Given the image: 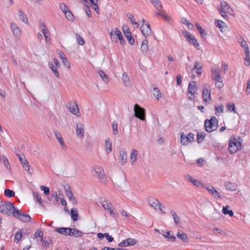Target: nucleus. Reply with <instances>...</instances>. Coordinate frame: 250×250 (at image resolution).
<instances>
[{
	"label": "nucleus",
	"instance_id": "de8ad7c7",
	"mask_svg": "<svg viewBox=\"0 0 250 250\" xmlns=\"http://www.w3.org/2000/svg\"><path fill=\"white\" fill-rule=\"evenodd\" d=\"M206 134L204 132L198 133L197 136V141L198 143H200L202 142L205 137Z\"/></svg>",
	"mask_w": 250,
	"mask_h": 250
},
{
	"label": "nucleus",
	"instance_id": "6e6d98bb",
	"mask_svg": "<svg viewBox=\"0 0 250 250\" xmlns=\"http://www.w3.org/2000/svg\"><path fill=\"white\" fill-rule=\"evenodd\" d=\"M4 195L8 197H12L15 195V192L12 190L7 189L4 191Z\"/></svg>",
	"mask_w": 250,
	"mask_h": 250
},
{
	"label": "nucleus",
	"instance_id": "a878e982",
	"mask_svg": "<svg viewBox=\"0 0 250 250\" xmlns=\"http://www.w3.org/2000/svg\"><path fill=\"white\" fill-rule=\"evenodd\" d=\"M177 237L184 242L188 243V242L187 235L182 231H178Z\"/></svg>",
	"mask_w": 250,
	"mask_h": 250
},
{
	"label": "nucleus",
	"instance_id": "4be33fe9",
	"mask_svg": "<svg viewBox=\"0 0 250 250\" xmlns=\"http://www.w3.org/2000/svg\"><path fill=\"white\" fill-rule=\"evenodd\" d=\"M198 89V87L196 86L195 83L192 82L188 84V93H190L191 96H193L196 93Z\"/></svg>",
	"mask_w": 250,
	"mask_h": 250
},
{
	"label": "nucleus",
	"instance_id": "473e14b6",
	"mask_svg": "<svg viewBox=\"0 0 250 250\" xmlns=\"http://www.w3.org/2000/svg\"><path fill=\"white\" fill-rule=\"evenodd\" d=\"M152 92L157 100H159L162 98V94L158 88L153 87Z\"/></svg>",
	"mask_w": 250,
	"mask_h": 250
},
{
	"label": "nucleus",
	"instance_id": "9b49d317",
	"mask_svg": "<svg viewBox=\"0 0 250 250\" xmlns=\"http://www.w3.org/2000/svg\"><path fill=\"white\" fill-rule=\"evenodd\" d=\"M65 189L66 195L69 198V200L73 204H77V200L75 197L74 196L72 191L69 185H66L64 187Z\"/></svg>",
	"mask_w": 250,
	"mask_h": 250
},
{
	"label": "nucleus",
	"instance_id": "69168bd1",
	"mask_svg": "<svg viewBox=\"0 0 250 250\" xmlns=\"http://www.w3.org/2000/svg\"><path fill=\"white\" fill-rule=\"evenodd\" d=\"M43 233L42 230H37L35 233V237L36 238L40 237L41 240L43 239Z\"/></svg>",
	"mask_w": 250,
	"mask_h": 250
},
{
	"label": "nucleus",
	"instance_id": "f704fd0d",
	"mask_svg": "<svg viewBox=\"0 0 250 250\" xmlns=\"http://www.w3.org/2000/svg\"><path fill=\"white\" fill-rule=\"evenodd\" d=\"M221 76L220 70L218 67H215L211 68V77L214 79V77H218Z\"/></svg>",
	"mask_w": 250,
	"mask_h": 250
},
{
	"label": "nucleus",
	"instance_id": "0eeeda50",
	"mask_svg": "<svg viewBox=\"0 0 250 250\" xmlns=\"http://www.w3.org/2000/svg\"><path fill=\"white\" fill-rule=\"evenodd\" d=\"M143 24L141 27V32L145 37L150 36L152 31L150 26L148 22L146 23L145 19L142 20Z\"/></svg>",
	"mask_w": 250,
	"mask_h": 250
},
{
	"label": "nucleus",
	"instance_id": "8fccbe9b",
	"mask_svg": "<svg viewBox=\"0 0 250 250\" xmlns=\"http://www.w3.org/2000/svg\"><path fill=\"white\" fill-rule=\"evenodd\" d=\"M98 73H99V75L100 76V77L102 78V80L104 82H106V83L108 82V77L105 74L104 71H103V70H100L98 72Z\"/></svg>",
	"mask_w": 250,
	"mask_h": 250
},
{
	"label": "nucleus",
	"instance_id": "cd10ccee",
	"mask_svg": "<svg viewBox=\"0 0 250 250\" xmlns=\"http://www.w3.org/2000/svg\"><path fill=\"white\" fill-rule=\"evenodd\" d=\"M18 15L21 21H22L24 23L28 24V21L27 16L21 9L19 10Z\"/></svg>",
	"mask_w": 250,
	"mask_h": 250
},
{
	"label": "nucleus",
	"instance_id": "7c9ffc66",
	"mask_svg": "<svg viewBox=\"0 0 250 250\" xmlns=\"http://www.w3.org/2000/svg\"><path fill=\"white\" fill-rule=\"evenodd\" d=\"M138 151L135 149H132L130 156V162L132 164H133L136 161Z\"/></svg>",
	"mask_w": 250,
	"mask_h": 250
},
{
	"label": "nucleus",
	"instance_id": "4d7b16f0",
	"mask_svg": "<svg viewBox=\"0 0 250 250\" xmlns=\"http://www.w3.org/2000/svg\"><path fill=\"white\" fill-rule=\"evenodd\" d=\"M191 44H192L194 47H195L197 49L200 50V45L197 42V41L195 37L192 38L191 41L189 42Z\"/></svg>",
	"mask_w": 250,
	"mask_h": 250
},
{
	"label": "nucleus",
	"instance_id": "0e129e2a",
	"mask_svg": "<svg viewBox=\"0 0 250 250\" xmlns=\"http://www.w3.org/2000/svg\"><path fill=\"white\" fill-rule=\"evenodd\" d=\"M2 159L3 161V164L5 165V167L7 169H10V168H11L10 165V164H9L7 159L6 158V157L5 156H2Z\"/></svg>",
	"mask_w": 250,
	"mask_h": 250
},
{
	"label": "nucleus",
	"instance_id": "39448f33",
	"mask_svg": "<svg viewBox=\"0 0 250 250\" xmlns=\"http://www.w3.org/2000/svg\"><path fill=\"white\" fill-rule=\"evenodd\" d=\"M14 217L24 222H29L31 220V217L29 215L19 209L17 211V214H14Z\"/></svg>",
	"mask_w": 250,
	"mask_h": 250
},
{
	"label": "nucleus",
	"instance_id": "f03ea898",
	"mask_svg": "<svg viewBox=\"0 0 250 250\" xmlns=\"http://www.w3.org/2000/svg\"><path fill=\"white\" fill-rule=\"evenodd\" d=\"M218 123V120L214 116L212 117L210 120H206L204 124L206 130L208 132H211L216 130Z\"/></svg>",
	"mask_w": 250,
	"mask_h": 250
},
{
	"label": "nucleus",
	"instance_id": "4c0bfd02",
	"mask_svg": "<svg viewBox=\"0 0 250 250\" xmlns=\"http://www.w3.org/2000/svg\"><path fill=\"white\" fill-rule=\"evenodd\" d=\"M239 42L240 44H241V46L244 48L245 53H246V51H247V50H248V52H250L249 48L248 47V44L245 39H242Z\"/></svg>",
	"mask_w": 250,
	"mask_h": 250
},
{
	"label": "nucleus",
	"instance_id": "b1692460",
	"mask_svg": "<svg viewBox=\"0 0 250 250\" xmlns=\"http://www.w3.org/2000/svg\"><path fill=\"white\" fill-rule=\"evenodd\" d=\"M203 99L205 102H208V100L211 99L210 91L207 88H205L203 90Z\"/></svg>",
	"mask_w": 250,
	"mask_h": 250
},
{
	"label": "nucleus",
	"instance_id": "bb28decb",
	"mask_svg": "<svg viewBox=\"0 0 250 250\" xmlns=\"http://www.w3.org/2000/svg\"><path fill=\"white\" fill-rule=\"evenodd\" d=\"M202 67L203 65L200 62H195L194 67L193 68L192 70L193 71L194 70H196L197 74L198 75H200L202 71Z\"/></svg>",
	"mask_w": 250,
	"mask_h": 250
},
{
	"label": "nucleus",
	"instance_id": "c85d7f7f",
	"mask_svg": "<svg viewBox=\"0 0 250 250\" xmlns=\"http://www.w3.org/2000/svg\"><path fill=\"white\" fill-rule=\"evenodd\" d=\"M122 80L125 83V84L126 86H130L131 85V83L130 80V79L127 75V74L125 72L123 73L122 75Z\"/></svg>",
	"mask_w": 250,
	"mask_h": 250
},
{
	"label": "nucleus",
	"instance_id": "6ab92c4d",
	"mask_svg": "<svg viewBox=\"0 0 250 250\" xmlns=\"http://www.w3.org/2000/svg\"><path fill=\"white\" fill-rule=\"evenodd\" d=\"M84 125L82 123H79L76 125V134L77 135L82 138L84 135Z\"/></svg>",
	"mask_w": 250,
	"mask_h": 250
},
{
	"label": "nucleus",
	"instance_id": "c03bdc74",
	"mask_svg": "<svg viewBox=\"0 0 250 250\" xmlns=\"http://www.w3.org/2000/svg\"><path fill=\"white\" fill-rule=\"evenodd\" d=\"M245 53V58L244 59V63L245 64L249 66L250 65V52H248V50L246 51V52Z\"/></svg>",
	"mask_w": 250,
	"mask_h": 250
},
{
	"label": "nucleus",
	"instance_id": "49530a36",
	"mask_svg": "<svg viewBox=\"0 0 250 250\" xmlns=\"http://www.w3.org/2000/svg\"><path fill=\"white\" fill-rule=\"evenodd\" d=\"M49 66H50V68L51 69L52 71L54 72V74H55L56 77L57 78H60V75H59V73L57 68V67H55L54 65L52 63H51L50 64H49Z\"/></svg>",
	"mask_w": 250,
	"mask_h": 250
},
{
	"label": "nucleus",
	"instance_id": "dca6fc26",
	"mask_svg": "<svg viewBox=\"0 0 250 250\" xmlns=\"http://www.w3.org/2000/svg\"><path fill=\"white\" fill-rule=\"evenodd\" d=\"M225 187L228 190L234 191L237 189L238 185L235 183L227 181L225 183Z\"/></svg>",
	"mask_w": 250,
	"mask_h": 250
},
{
	"label": "nucleus",
	"instance_id": "603ef678",
	"mask_svg": "<svg viewBox=\"0 0 250 250\" xmlns=\"http://www.w3.org/2000/svg\"><path fill=\"white\" fill-rule=\"evenodd\" d=\"M22 167L24 168V169L26 171H27L29 174H30V175L32 174V172L30 170V166H29V163L27 161H26V163L24 162V163L22 164Z\"/></svg>",
	"mask_w": 250,
	"mask_h": 250
},
{
	"label": "nucleus",
	"instance_id": "3c124183",
	"mask_svg": "<svg viewBox=\"0 0 250 250\" xmlns=\"http://www.w3.org/2000/svg\"><path fill=\"white\" fill-rule=\"evenodd\" d=\"M22 234V230L21 229H20L19 231L17 232L15 235V239L17 241V243L21 239Z\"/></svg>",
	"mask_w": 250,
	"mask_h": 250
},
{
	"label": "nucleus",
	"instance_id": "20e7f679",
	"mask_svg": "<svg viewBox=\"0 0 250 250\" xmlns=\"http://www.w3.org/2000/svg\"><path fill=\"white\" fill-rule=\"evenodd\" d=\"M110 35L111 39L115 40V42H117L119 40L122 45L125 44V41L121 31L118 28L115 29V31H111L110 33Z\"/></svg>",
	"mask_w": 250,
	"mask_h": 250
},
{
	"label": "nucleus",
	"instance_id": "72a5a7b5",
	"mask_svg": "<svg viewBox=\"0 0 250 250\" xmlns=\"http://www.w3.org/2000/svg\"><path fill=\"white\" fill-rule=\"evenodd\" d=\"M71 215L73 221H76L78 219V212L76 208H73L71 209Z\"/></svg>",
	"mask_w": 250,
	"mask_h": 250
},
{
	"label": "nucleus",
	"instance_id": "774afa93",
	"mask_svg": "<svg viewBox=\"0 0 250 250\" xmlns=\"http://www.w3.org/2000/svg\"><path fill=\"white\" fill-rule=\"evenodd\" d=\"M40 188L43 191V193L45 195H47L49 193L50 190L48 187H45L44 186H42Z\"/></svg>",
	"mask_w": 250,
	"mask_h": 250
},
{
	"label": "nucleus",
	"instance_id": "f8f14e48",
	"mask_svg": "<svg viewBox=\"0 0 250 250\" xmlns=\"http://www.w3.org/2000/svg\"><path fill=\"white\" fill-rule=\"evenodd\" d=\"M136 244V240L135 239L127 238L123 240L119 244L118 246L121 247H125L129 246H134Z\"/></svg>",
	"mask_w": 250,
	"mask_h": 250
},
{
	"label": "nucleus",
	"instance_id": "5fc2aeb1",
	"mask_svg": "<svg viewBox=\"0 0 250 250\" xmlns=\"http://www.w3.org/2000/svg\"><path fill=\"white\" fill-rule=\"evenodd\" d=\"M196 26L197 29L199 30L201 37L202 38H204V36L206 35L205 30L197 23L196 24Z\"/></svg>",
	"mask_w": 250,
	"mask_h": 250
},
{
	"label": "nucleus",
	"instance_id": "bf43d9fd",
	"mask_svg": "<svg viewBox=\"0 0 250 250\" xmlns=\"http://www.w3.org/2000/svg\"><path fill=\"white\" fill-rule=\"evenodd\" d=\"M42 33L44 35L46 42L49 41V32L48 29H42Z\"/></svg>",
	"mask_w": 250,
	"mask_h": 250
},
{
	"label": "nucleus",
	"instance_id": "ddd939ff",
	"mask_svg": "<svg viewBox=\"0 0 250 250\" xmlns=\"http://www.w3.org/2000/svg\"><path fill=\"white\" fill-rule=\"evenodd\" d=\"M10 28L13 35L16 38H19L21 34V30L18 25L15 22H11Z\"/></svg>",
	"mask_w": 250,
	"mask_h": 250
},
{
	"label": "nucleus",
	"instance_id": "2eb2a0df",
	"mask_svg": "<svg viewBox=\"0 0 250 250\" xmlns=\"http://www.w3.org/2000/svg\"><path fill=\"white\" fill-rule=\"evenodd\" d=\"M127 158L126 151L124 149L120 150L119 161L122 165H124L126 163Z\"/></svg>",
	"mask_w": 250,
	"mask_h": 250
},
{
	"label": "nucleus",
	"instance_id": "a211bd4d",
	"mask_svg": "<svg viewBox=\"0 0 250 250\" xmlns=\"http://www.w3.org/2000/svg\"><path fill=\"white\" fill-rule=\"evenodd\" d=\"M155 8L158 11V15H162V5L159 0H149Z\"/></svg>",
	"mask_w": 250,
	"mask_h": 250
},
{
	"label": "nucleus",
	"instance_id": "f3484780",
	"mask_svg": "<svg viewBox=\"0 0 250 250\" xmlns=\"http://www.w3.org/2000/svg\"><path fill=\"white\" fill-rule=\"evenodd\" d=\"M95 172L98 174L99 178L103 183H105L106 178L105 177L103 169L101 167L95 168Z\"/></svg>",
	"mask_w": 250,
	"mask_h": 250
},
{
	"label": "nucleus",
	"instance_id": "f257e3e1",
	"mask_svg": "<svg viewBox=\"0 0 250 250\" xmlns=\"http://www.w3.org/2000/svg\"><path fill=\"white\" fill-rule=\"evenodd\" d=\"M218 10L219 11L221 16L226 20L229 18L227 14L229 15L233 14V10L228 3L225 1H222L221 2L220 7L217 8Z\"/></svg>",
	"mask_w": 250,
	"mask_h": 250
},
{
	"label": "nucleus",
	"instance_id": "c756f323",
	"mask_svg": "<svg viewBox=\"0 0 250 250\" xmlns=\"http://www.w3.org/2000/svg\"><path fill=\"white\" fill-rule=\"evenodd\" d=\"M70 230H71V228H61L56 229L57 232L65 235H69L68 233Z\"/></svg>",
	"mask_w": 250,
	"mask_h": 250
},
{
	"label": "nucleus",
	"instance_id": "c9c22d12",
	"mask_svg": "<svg viewBox=\"0 0 250 250\" xmlns=\"http://www.w3.org/2000/svg\"><path fill=\"white\" fill-rule=\"evenodd\" d=\"M229 206L224 207L222 209V212L225 215L229 214L230 217H232L233 216V212L231 210H229Z\"/></svg>",
	"mask_w": 250,
	"mask_h": 250
},
{
	"label": "nucleus",
	"instance_id": "4468645a",
	"mask_svg": "<svg viewBox=\"0 0 250 250\" xmlns=\"http://www.w3.org/2000/svg\"><path fill=\"white\" fill-rule=\"evenodd\" d=\"M54 134H55V136L56 139H57L58 142L60 143L62 148L63 149H66V146L65 144V143L63 140V139L62 137V135H61V134L60 133V132L59 131H58L57 129H55V130H54Z\"/></svg>",
	"mask_w": 250,
	"mask_h": 250
},
{
	"label": "nucleus",
	"instance_id": "5701e85b",
	"mask_svg": "<svg viewBox=\"0 0 250 250\" xmlns=\"http://www.w3.org/2000/svg\"><path fill=\"white\" fill-rule=\"evenodd\" d=\"M100 203L103 207L106 210L113 207L111 202L109 200H106L104 198H101L100 199Z\"/></svg>",
	"mask_w": 250,
	"mask_h": 250
},
{
	"label": "nucleus",
	"instance_id": "338daca9",
	"mask_svg": "<svg viewBox=\"0 0 250 250\" xmlns=\"http://www.w3.org/2000/svg\"><path fill=\"white\" fill-rule=\"evenodd\" d=\"M107 210L109 211L110 215H111L113 218H115L116 217L117 213L115 212V209L113 206L111 207V208L107 209Z\"/></svg>",
	"mask_w": 250,
	"mask_h": 250
},
{
	"label": "nucleus",
	"instance_id": "052dcab7",
	"mask_svg": "<svg viewBox=\"0 0 250 250\" xmlns=\"http://www.w3.org/2000/svg\"><path fill=\"white\" fill-rule=\"evenodd\" d=\"M59 8L63 13L69 10L68 7L64 3H60Z\"/></svg>",
	"mask_w": 250,
	"mask_h": 250
},
{
	"label": "nucleus",
	"instance_id": "412c9836",
	"mask_svg": "<svg viewBox=\"0 0 250 250\" xmlns=\"http://www.w3.org/2000/svg\"><path fill=\"white\" fill-rule=\"evenodd\" d=\"M149 205L154 209H156L160 202L158 200L154 197H150L147 199Z\"/></svg>",
	"mask_w": 250,
	"mask_h": 250
},
{
	"label": "nucleus",
	"instance_id": "79ce46f5",
	"mask_svg": "<svg viewBox=\"0 0 250 250\" xmlns=\"http://www.w3.org/2000/svg\"><path fill=\"white\" fill-rule=\"evenodd\" d=\"M54 199L55 201L57 202V203H58L59 202V196H58L57 195V193L55 191H53L52 192V194L51 195V196H49L48 197V199L50 201H52L53 200V199Z\"/></svg>",
	"mask_w": 250,
	"mask_h": 250
},
{
	"label": "nucleus",
	"instance_id": "1a4fd4ad",
	"mask_svg": "<svg viewBox=\"0 0 250 250\" xmlns=\"http://www.w3.org/2000/svg\"><path fill=\"white\" fill-rule=\"evenodd\" d=\"M123 31L124 35L128 41L129 43L131 45H133L134 43V40L131 35V32H130L129 29L127 25H124L123 26Z\"/></svg>",
	"mask_w": 250,
	"mask_h": 250
},
{
	"label": "nucleus",
	"instance_id": "e433bc0d",
	"mask_svg": "<svg viewBox=\"0 0 250 250\" xmlns=\"http://www.w3.org/2000/svg\"><path fill=\"white\" fill-rule=\"evenodd\" d=\"M229 145H231V146H238V148L240 149L242 145L241 143L240 142H238L237 139L234 138L230 140Z\"/></svg>",
	"mask_w": 250,
	"mask_h": 250
},
{
	"label": "nucleus",
	"instance_id": "2f4dec72",
	"mask_svg": "<svg viewBox=\"0 0 250 250\" xmlns=\"http://www.w3.org/2000/svg\"><path fill=\"white\" fill-rule=\"evenodd\" d=\"M164 237L168 241H171V242H174L175 241L176 238V237L173 235L172 231H168L167 232L166 234L164 235Z\"/></svg>",
	"mask_w": 250,
	"mask_h": 250
},
{
	"label": "nucleus",
	"instance_id": "393cba45",
	"mask_svg": "<svg viewBox=\"0 0 250 250\" xmlns=\"http://www.w3.org/2000/svg\"><path fill=\"white\" fill-rule=\"evenodd\" d=\"M68 234L69 235L71 236L80 237L83 236V233L77 229L71 228V230H70L69 233H68Z\"/></svg>",
	"mask_w": 250,
	"mask_h": 250
},
{
	"label": "nucleus",
	"instance_id": "423d86ee",
	"mask_svg": "<svg viewBox=\"0 0 250 250\" xmlns=\"http://www.w3.org/2000/svg\"><path fill=\"white\" fill-rule=\"evenodd\" d=\"M69 111L72 114L79 116V109L78 108L77 104L75 101H70L67 105Z\"/></svg>",
	"mask_w": 250,
	"mask_h": 250
},
{
	"label": "nucleus",
	"instance_id": "ea45409f",
	"mask_svg": "<svg viewBox=\"0 0 250 250\" xmlns=\"http://www.w3.org/2000/svg\"><path fill=\"white\" fill-rule=\"evenodd\" d=\"M182 33L184 37L189 42L191 41L192 38L194 37L191 34L187 31H183Z\"/></svg>",
	"mask_w": 250,
	"mask_h": 250
},
{
	"label": "nucleus",
	"instance_id": "e2e57ef3",
	"mask_svg": "<svg viewBox=\"0 0 250 250\" xmlns=\"http://www.w3.org/2000/svg\"><path fill=\"white\" fill-rule=\"evenodd\" d=\"M186 136L183 133H182L181 134L180 136V140H181V143L183 145H187V138Z\"/></svg>",
	"mask_w": 250,
	"mask_h": 250
},
{
	"label": "nucleus",
	"instance_id": "a18cd8bd",
	"mask_svg": "<svg viewBox=\"0 0 250 250\" xmlns=\"http://www.w3.org/2000/svg\"><path fill=\"white\" fill-rule=\"evenodd\" d=\"M191 183L194 186L199 188H205L206 186V185H203L201 182L196 179H193Z\"/></svg>",
	"mask_w": 250,
	"mask_h": 250
},
{
	"label": "nucleus",
	"instance_id": "7ed1b4c3",
	"mask_svg": "<svg viewBox=\"0 0 250 250\" xmlns=\"http://www.w3.org/2000/svg\"><path fill=\"white\" fill-rule=\"evenodd\" d=\"M134 116L140 119L141 120L144 121L146 119L145 110L144 108L141 107L138 104H135L134 106Z\"/></svg>",
	"mask_w": 250,
	"mask_h": 250
},
{
	"label": "nucleus",
	"instance_id": "9d476101",
	"mask_svg": "<svg viewBox=\"0 0 250 250\" xmlns=\"http://www.w3.org/2000/svg\"><path fill=\"white\" fill-rule=\"evenodd\" d=\"M5 208L6 214L7 215L12 214L14 216V214H17V211L19 210L10 202H8L5 204Z\"/></svg>",
	"mask_w": 250,
	"mask_h": 250
},
{
	"label": "nucleus",
	"instance_id": "a19ab883",
	"mask_svg": "<svg viewBox=\"0 0 250 250\" xmlns=\"http://www.w3.org/2000/svg\"><path fill=\"white\" fill-rule=\"evenodd\" d=\"M64 14L65 16V17L68 20L70 21H74V19L73 14L69 10H67V11H65V12H64Z\"/></svg>",
	"mask_w": 250,
	"mask_h": 250
},
{
	"label": "nucleus",
	"instance_id": "58836bf2",
	"mask_svg": "<svg viewBox=\"0 0 250 250\" xmlns=\"http://www.w3.org/2000/svg\"><path fill=\"white\" fill-rule=\"evenodd\" d=\"M148 41L147 40H144L142 43L141 49L144 52H147L148 51Z\"/></svg>",
	"mask_w": 250,
	"mask_h": 250
},
{
	"label": "nucleus",
	"instance_id": "09e8293b",
	"mask_svg": "<svg viewBox=\"0 0 250 250\" xmlns=\"http://www.w3.org/2000/svg\"><path fill=\"white\" fill-rule=\"evenodd\" d=\"M76 38L77 42L79 44L83 45L85 44L84 39L78 34H76Z\"/></svg>",
	"mask_w": 250,
	"mask_h": 250
},
{
	"label": "nucleus",
	"instance_id": "6e6552de",
	"mask_svg": "<svg viewBox=\"0 0 250 250\" xmlns=\"http://www.w3.org/2000/svg\"><path fill=\"white\" fill-rule=\"evenodd\" d=\"M205 188H206L215 198H222V195L221 193L216 190L212 185H206Z\"/></svg>",
	"mask_w": 250,
	"mask_h": 250
},
{
	"label": "nucleus",
	"instance_id": "864d4df0",
	"mask_svg": "<svg viewBox=\"0 0 250 250\" xmlns=\"http://www.w3.org/2000/svg\"><path fill=\"white\" fill-rule=\"evenodd\" d=\"M239 149H240V148H238V146H231V145H229V146L228 150L231 154L235 153Z\"/></svg>",
	"mask_w": 250,
	"mask_h": 250
},
{
	"label": "nucleus",
	"instance_id": "37998d69",
	"mask_svg": "<svg viewBox=\"0 0 250 250\" xmlns=\"http://www.w3.org/2000/svg\"><path fill=\"white\" fill-rule=\"evenodd\" d=\"M112 133L116 135L119 133L118 124L116 122H113L112 124Z\"/></svg>",
	"mask_w": 250,
	"mask_h": 250
},
{
	"label": "nucleus",
	"instance_id": "aec40b11",
	"mask_svg": "<svg viewBox=\"0 0 250 250\" xmlns=\"http://www.w3.org/2000/svg\"><path fill=\"white\" fill-rule=\"evenodd\" d=\"M104 149L106 153L107 154L110 153L112 151V142L110 141V139L108 138H106L105 140Z\"/></svg>",
	"mask_w": 250,
	"mask_h": 250
},
{
	"label": "nucleus",
	"instance_id": "13d9d810",
	"mask_svg": "<svg viewBox=\"0 0 250 250\" xmlns=\"http://www.w3.org/2000/svg\"><path fill=\"white\" fill-rule=\"evenodd\" d=\"M194 135L192 133H189L186 136L187 145L189 143H191L194 140Z\"/></svg>",
	"mask_w": 250,
	"mask_h": 250
},
{
	"label": "nucleus",
	"instance_id": "680f3d73",
	"mask_svg": "<svg viewBox=\"0 0 250 250\" xmlns=\"http://www.w3.org/2000/svg\"><path fill=\"white\" fill-rule=\"evenodd\" d=\"M226 106L228 111H233L234 113H236L235 106L234 104H230L228 103L227 104Z\"/></svg>",
	"mask_w": 250,
	"mask_h": 250
}]
</instances>
